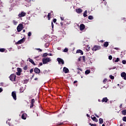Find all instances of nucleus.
<instances>
[{
    "label": "nucleus",
    "instance_id": "obj_10",
    "mask_svg": "<svg viewBox=\"0 0 126 126\" xmlns=\"http://www.w3.org/2000/svg\"><path fill=\"white\" fill-rule=\"evenodd\" d=\"M85 29V25H84V24H82L80 25V30L81 31H83V30H84Z\"/></svg>",
    "mask_w": 126,
    "mask_h": 126
},
{
    "label": "nucleus",
    "instance_id": "obj_11",
    "mask_svg": "<svg viewBox=\"0 0 126 126\" xmlns=\"http://www.w3.org/2000/svg\"><path fill=\"white\" fill-rule=\"evenodd\" d=\"M63 71L64 73H68L69 72V70L66 67H64L63 68Z\"/></svg>",
    "mask_w": 126,
    "mask_h": 126
},
{
    "label": "nucleus",
    "instance_id": "obj_61",
    "mask_svg": "<svg viewBox=\"0 0 126 126\" xmlns=\"http://www.w3.org/2000/svg\"><path fill=\"white\" fill-rule=\"evenodd\" d=\"M48 56H53V54L52 53H50L49 54H48Z\"/></svg>",
    "mask_w": 126,
    "mask_h": 126
},
{
    "label": "nucleus",
    "instance_id": "obj_12",
    "mask_svg": "<svg viewBox=\"0 0 126 126\" xmlns=\"http://www.w3.org/2000/svg\"><path fill=\"white\" fill-rule=\"evenodd\" d=\"M108 101H109V99H108V97H105L102 98L101 102H102V103H104V102L105 103H107V102H108Z\"/></svg>",
    "mask_w": 126,
    "mask_h": 126
},
{
    "label": "nucleus",
    "instance_id": "obj_40",
    "mask_svg": "<svg viewBox=\"0 0 126 126\" xmlns=\"http://www.w3.org/2000/svg\"><path fill=\"white\" fill-rule=\"evenodd\" d=\"M120 61V59L119 58H117L116 60L115 61V63H118Z\"/></svg>",
    "mask_w": 126,
    "mask_h": 126
},
{
    "label": "nucleus",
    "instance_id": "obj_15",
    "mask_svg": "<svg viewBox=\"0 0 126 126\" xmlns=\"http://www.w3.org/2000/svg\"><path fill=\"white\" fill-rule=\"evenodd\" d=\"M27 117V114H26V113H23L22 116V119L23 120H26Z\"/></svg>",
    "mask_w": 126,
    "mask_h": 126
},
{
    "label": "nucleus",
    "instance_id": "obj_29",
    "mask_svg": "<svg viewBox=\"0 0 126 126\" xmlns=\"http://www.w3.org/2000/svg\"><path fill=\"white\" fill-rule=\"evenodd\" d=\"M63 125V123H60V122H59L58 123H57V124H56V126H62V125Z\"/></svg>",
    "mask_w": 126,
    "mask_h": 126
},
{
    "label": "nucleus",
    "instance_id": "obj_3",
    "mask_svg": "<svg viewBox=\"0 0 126 126\" xmlns=\"http://www.w3.org/2000/svg\"><path fill=\"white\" fill-rule=\"evenodd\" d=\"M23 29V24H20L17 27L18 32H20Z\"/></svg>",
    "mask_w": 126,
    "mask_h": 126
},
{
    "label": "nucleus",
    "instance_id": "obj_4",
    "mask_svg": "<svg viewBox=\"0 0 126 126\" xmlns=\"http://www.w3.org/2000/svg\"><path fill=\"white\" fill-rule=\"evenodd\" d=\"M15 78H16V75L14 74H12L10 76H9V79L11 81H16Z\"/></svg>",
    "mask_w": 126,
    "mask_h": 126
},
{
    "label": "nucleus",
    "instance_id": "obj_23",
    "mask_svg": "<svg viewBox=\"0 0 126 126\" xmlns=\"http://www.w3.org/2000/svg\"><path fill=\"white\" fill-rule=\"evenodd\" d=\"M51 15H52L51 13H49L47 15L48 20H50V19H51Z\"/></svg>",
    "mask_w": 126,
    "mask_h": 126
},
{
    "label": "nucleus",
    "instance_id": "obj_35",
    "mask_svg": "<svg viewBox=\"0 0 126 126\" xmlns=\"http://www.w3.org/2000/svg\"><path fill=\"white\" fill-rule=\"evenodd\" d=\"M48 56V53H46L43 54V55L42 56V57H47Z\"/></svg>",
    "mask_w": 126,
    "mask_h": 126
},
{
    "label": "nucleus",
    "instance_id": "obj_64",
    "mask_svg": "<svg viewBox=\"0 0 126 126\" xmlns=\"http://www.w3.org/2000/svg\"><path fill=\"white\" fill-rule=\"evenodd\" d=\"M3 91V90L1 88H0V92H2Z\"/></svg>",
    "mask_w": 126,
    "mask_h": 126
},
{
    "label": "nucleus",
    "instance_id": "obj_25",
    "mask_svg": "<svg viewBox=\"0 0 126 126\" xmlns=\"http://www.w3.org/2000/svg\"><path fill=\"white\" fill-rule=\"evenodd\" d=\"M122 115H124V116H126V110H123L122 112Z\"/></svg>",
    "mask_w": 126,
    "mask_h": 126
},
{
    "label": "nucleus",
    "instance_id": "obj_48",
    "mask_svg": "<svg viewBox=\"0 0 126 126\" xmlns=\"http://www.w3.org/2000/svg\"><path fill=\"white\" fill-rule=\"evenodd\" d=\"M53 22H54V23H56L57 22V19H54Z\"/></svg>",
    "mask_w": 126,
    "mask_h": 126
},
{
    "label": "nucleus",
    "instance_id": "obj_37",
    "mask_svg": "<svg viewBox=\"0 0 126 126\" xmlns=\"http://www.w3.org/2000/svg\"><path fill=\"white\" fill-rule=\"evenodd\" d=\"M68 49H67V48H65L64 49V50H63V52H64V53H67V52H68Z\"/></svg>",
    "mask_w": 126,
    "mask_h": 126
},
{
    "label": "nucleus",
    "instance_id": "obj_18",
    "mask_svg": "<svg viewBox=\"0 0 126 126\" xmlns=\"http://www.w3.org/2000/svg\"><path fill=\"white\" fill-rule=\"evenodd\" d=\"M108 46H109V42L107 41L104 42V43L103 44V47H104L105 48H107Z\"/></svg>",
    "mask_w": 126,
    "mask_h": 126
},
{
    "label": "nucleus",
    "instance_id": "obj_5",
    "mask_svg": "<svg viewBox=\"0 0 126 126\" xmlns=\"http://www.w3.org/2000/svg\"><path fill=\"white\" fill-rule=\"evenodd\" d=\"M25 42V38H23L22 39L16 42V45H20V44H23V42Z\"/></svg>",
    "mask_w": 126,
    "mask_h": 126
},
{
    "label": "nucleus",
    "instance_id": "obj_31",
    "mask_svg": "<svg viewBox=\"0 0 126 126\" xmlns=\"http://www.w3.org/2000/svg\"><path fill=\"white\" fill-rule=\"evenodd\" d=\"M0 52L1 53H3V52H5V49H4V48H0Z\"/></svg>",
    "mask_w": 126,
    "mask_h": 126
},
{
    "label": "nucleus",
    "instance_id": "obj_56",
    "mask_svg": "<svg viewBox=\"0 0 126 126\" xmlns=\"http://www.w3.org/2000/svg\"><path fill=\"white\" fill-rule=\"evenodd\" d=\"M115 50H117V51H118V50H119V48H114Z\"/></svg>",
    "mask_w": 126,
    "mask_h": 126
},
{
    "label": "nucleus",
    "instance_id": "obj_44",
    "mask_svg": "<svg viewBox=\"0 0 126 126\" xmlns=\"http://www.w3.org/2000/svg\"><path fill=\"white\" fill-rule=\"evenodd\" d=\"M122 63H123V64H126V60H123L122 61Z\"/></svg>",
    "mask_w": 126,
    "mask_h": 126
},
{
    "label": "nucleus",
    "instance_id": "obj_6",
    "mask_svg": "<svg viewBox=\"0 0 126 126\" xmlns=\"http://www.w3.org/2000/svg\"><path fill=\"white\" fill-rule=\"evenodd\" d=\"M11 96L13 97L14 100H15V101H16L17 99L16 97V92L15 91L12 92L11 94Z\"/></svg>",
    "mask_w": 126,
    "mask_h": 126
},
{
    "label": "nucleus",
    "instance_id": "obj_21",
    "mask_svg": "<svg viewBox=\"0 0 126 126\" xmlns=\"http://www.w3.org/2000/svg\"><path fill=\"white\" fill-rule=\"evenodd\" d=\"M41 73L42 74H47V73H48V71H47V70H44L42 72H41Z\"/></svg>",
    "mask_w": 126,
    "mask_h": 126
},
{
    "label": "nucleus",
    "instance_id": "obj_51",
    "mask_svg": "<svg viewBox=\"0 0 126 126\" xmlns=\"http://www.w3.org/2000/svg\"><path fill=\"white\" fill-rule=\"evenodd\" d=\"M36 50L37 51H40V52H42V49H40V48H37Z\"/></svg>",
    "mask_w": 126,
    "mask_h": 126
},
{
    "label": "nucleus",
    "instance_id": "obj_52",
    "mask_svg": "<svg viewBox=\"0 0 126 126\" xmlns=\"http://www.w3.org/2000/svg\"><path fill=\"white\" fill-rule=\"evenodd\" d=\"M77 74H80V71H79V70H77Z\"/></svg>",
    "mask_w": 126,
    "mask_h": 126
},
{
    "label": "nucleus",
    "instance_id": "obj_24",
    "mask_svg": "<svg viewBox=\"0 0 126 126\" xmlns=\"http://www.w3.org/2000/svg\"><path fill=\"white\" fill-rule=\"evenodd\" d=\"M88 19H89L90 20H93L94 19V18L93 16L90 15L88 17Z\"/></svg>",
    "mask_w": 126,
    "mask_h": 126
},
{
    "label": "nucleus",
    "instance_id": "obj_39",
    "mask_svg": "<svg viewBox=\"0 0 126 126\" xmlns=\"http://www.w3.org/2000/svg\"><path fill=\"white\" fill-rule=\"evenodd\" d=\"M110 78L111 79H114V78H115V77H114V76L110 75Z\"/></svg>",
    "mask_w": 126,
    "mask_h": 126
},
{
    "label": "nucleus",
    "instance_id": "obj_28",
    "mask_svg": "<svg viewBox=\"0 0 126 126\" xmlns=\"http://www.w3.org/2000/svg\"><path fill=\"white\" fill-rule=\"evenodd\" d=\"M90 73V70H87L85 71V74H89Z\"/></svg>",
    "mask_w": 126,
    "mask_h": 126
},
{
    "label": "nucleus",
    "instance_id": "obj_17",
    "mask_svg": "<svg viewBox=\"0 0 126 126\" xmlns=\"http://www.w3.org/2000/svg\"><path fill=\"white\" fill-rule=\"evenodd\" d=\"M29 62L32 63V64H33V65H36V63H35V62H34V61L33 60L29 58Z\"/></svg>",
    "mask_w": 126,
    "mask_h": 126
},
{
    "label": "nucleus",
    "instance_id": "obj_59",
    "mask_svg": "<svg viewBox=\"0 0 126 126\" xmlns=\"http://www.w3.org/2000/svg\"><path fill=\"white\" fill-rule=\"evenodd\" d=\"M60 24H61L62 27H63V22H61Z\"/></svg>",
    "mask_w": 126,
    "mask_h": 126
},
{
    "label": "nucleus",
    "instance_id": "obj_55",
    "mask_svg": "<svg viewBox=\"0 0 126 126\" xmlns=\"http://www.w3.org/2000/svg\"><path fill=\"white\" fill-rule=\"evenodd\" d=\"M73 83H74V84H75V83H77V81H74L73 82Z\"/></svg>",
    "mask_w": 126,
    "mask_h": 126
},
{
    "label": "nucleus",
    "instance_id": "obj_16",
    "mask_svg": "<svg viewBox=\"0 0 126 126\" xmlns=\"http://www.w3.org/2000/svg\"><path fill=\"white\" fill-rule=\"evenodd\" d=\"M77 54H81V55H83V51L80 49H78L76 51Z\"/></svg>",
    "mask_w": 126,
    "mask_h": 126
},
{
    "label": "nucleus",
    "instance_id": "obj_26",
    "mask_svg": "<svg viewBox=\"0 0 126 126\" xmlns=\"http://www.w3.org/2000/svg\"><path fill=\"white\" fill-rule=\"evenodd\" d=\"M17 70L18 72L21 73V72L22 71V69H21V68L18 67L17 68Z\"/></svg>",
    "mask_w": 126,
    "mask_h": 126
},
{
    "label": "nucleus",
    "instance_id": "obj_38",
    "mask_svg": "<svg viewBox=\"0 0 126 126\" xmlns=\"http://www.w3.org/2000/svg\"><path fill=\"white\" fill-rule=\"evenodd\" d=\"M33 107H34V104L31 103V105H30V108H31V109L32 108H33Z\"/></svg>",
    "mask_w": 126,
    "mask_h": 126
},
{
    "label": "nucleus",
    "instance_id": "obj_30",
    "mask_svg": "<svg viewBox=\"0 0 126 126\" xmlns=\"http://www.w3.org/2000/svg\"><path fill=\"white\" fill-rule=\"evenodd\" d=\"M23 69L24 70H27V69H28V67L27 66V65H25L24 67H23Z\"/></svg>",
    "mask_w": 126,
    "mask_h": 126
},
{
    "label": "nucleus",
    "instance_id": "obj_22",
    "mask_svg": "<svg viewBox=\"0 0 126 126\" xmlns=\"http://www.w3.org/2000/svg\"><path fill=\"white\" fill-rule=\"evenodd\" d=\"M84 17H86L87 16V10H85L83 14Z\"/></svg>",
    "mask_w": 126,
    "mask_h": 126
},
{
    "label": "nucleus",
    "instance_id": "obj_32",
    "mask_svg": "<svg viewBox=\"0 0 126 126\" xmlns=\"http://www.w3.org/2000/svg\"><path fill=\"white\" fill-rule=\"evenodd\" d=\"M28 35L29 36V37H30L32 35V32H29L28 33Z\"/></svg>",
    "mask_w": 126,
    "mask_h": 126
},
{
    "label": "nucleus",
    "instance_id": "obj_53",
    "mask_svg": "<svg viewBox=\"0 0 126 126\" xmlns=\"http://www.w3.org/2000/svg\"><path fill=\"white\" fill-rule=\"evenodd\" d=\"M94 116L96 117V118H100V117L98 116L97 114H94Z\"/></svg>",
    "mask_w": 126,
    "mask_h": 126
},
{
    "label": "nucleus",
    "instance_id": "obj_19",
    "mask_svg": "<svg viewBox=\"0 0 126 126\" xmlns=\"http://www.w3.org/2000/svg\"><path fill=\"white\" fill-rule=\"evenodd\" d=\"M122 77H126V73L125 72H123L121 74Z\"/></svg>",
    "mask_w": 126,
    "mask_h": 126
},
{
    "label": "nucleus",
    "instance_id": "obj_1",
    "mask_svg": "<svg viewBox=\"0 0 126 126\" xmlns=\"http://www.w3.org/2000/svg\"><path fill=\"white\" fill-rule=\"evenodd\" d=\"M52 60L50 58H43L42 59V63L43 64H46V63H50Z\"/></svg>",
    "mask_w": 126,
    "mask_h": 126
},
{
    "label": "nucleus",
    "instance_id": "obj_2",
    "mask_svg": "<svg viewBox=\"0 0 126 126\" xmlns=\"http://www.w3.org/2000/svg\"><path fill=\"white\" fill-rule=\"evenodd\" d=\"M92 51L94 52H96V51H98L99 50H101V46L99 45H94V47L92 49Z\"/></svg>",
    "mask_w": 126,
    "mask_h": 126
},
{
    "label": "nucleus",
    "instance_id": "obj_47",
    "mask_svg": "<svg viewBox=\"0 0 126 126\" xmlns=\"http://www.w3.org/2000/svg\"><path fill=\"white\" fill-rule=\"evenodd\" d=\"M77 70H80L81 71H82V69L80 68L79 67L77 68Z\"/></svg>",
    "mask_w": 126,
    "mask_h": 126
},
{
    "label": "nucleus",
    "instance_id": "obj_34",
    "mask_svg": "<svg viewBox=\"0 0 126 126\" xmlns=\"http://www.w3.org/2000/svg\"><path fill=\"white\" fill-rule=\"evenodd\" d=\"M31 103H32V104H34V103H35V99H34V98H32V101H31Z\"/></svg>",
    "mask_w": 126,
    "mask_h": 126
},
{
    "label": "nucleus",
    "instance_id": "obj_50",
    "mask_svg": "<svg viewBox=\"0 0 126 126\" xmlns=\"http://www.w3.org/2000/svg\"><path fill=\"white\" fill-rule=\"evenodd\" d=\"M83 62H85V56H82Z\"/></svg>",
    "mask_w": 126,
    "mask_h": 126
},
{
    "label": "nucleus",
    "instance_id": "obj_57",
    "mask_svg": "<svg viewBox=\"0 0 126 126\" xmlns=\"http://www.w3.org/2000/svg\"><path fill=\"white\" fill-rule=\"evenodd\" d=\"M20 91L21 93H22L23 92V91L21 90V88L20 89Z\"/></svg>",
    "mask_w": 126,
    "mask_h": 126
},
{
    "label": "nucleus",
    "instance_id": "obj_8",
    "mask_svg": "<svg viewBox=\"0 0 126 126\" xmlns=\"http://www.w3.org/2000/svg\"><path fill=\"white\" fill-rule=\"evenodd\" d=\"M26 16V13L24 12H22L21 13L18 14L19 17H24Z\"/></svg>",
    "mask_w": 126,
    "mask_h": 126
},
{
    "label": "nucleus",
    "instance_id": "obj_27",
    "mask_svg": "<svg viewBox=\"0 0 126 126\" xmlns=\"http://www.w3.org/2000/svg\"><path fill=\"white\" fill-rule=\"evenodd\" d=\"M45 47L48 48L49 46H50V43L49 42H47L45 44Z\"/></svg>",
    "mask_w": 126,
    "mask_h": 126
},
{
    "label": "nucleus",
    "instance_id": "obj_42",
    "mask_svg": "<svg viewBox=\"0 0 126 126\" xmlns=\"http://www.w3.org/2000/svg\"><path fill=\"white\" fill-rule=\"evenodd\" d=\"M107 79H104L103 80V83L105 84V83H106V82H107Z\"/></svg>",
    "mask_w": 126,
    "mask_h": 126
},
{
    "label": "nucleus",
    "instance_id": "obj_20",
    "mask_svg": "<svg viewBox=\"0 0 126 126\" xmlns=\"http://www.w3.org/2000/svg\"><path fill=\"white\" fill-rule=\"evenodd\" d=\"M99 123L100 125H102V124H103V119L99 118Z\"/></svg>",
    "mask_w": 126,
    "mask_h": 126
},
{
    "label": "nucleus",
    "instance_id": "obj_46",
    "mask_svg": "<svg viewBox=\"0 0 126 126\" xmlns=\"http://www.w3.org/2000/svg\"><path fill=\"white\" fill-rule=\"evenodd\" d=\"M16 74L19 76L21 75V73H20V72H17Z\"/></svg>",
    "mask_w": 126,
    "mask_h": 126
},
{
    "label": "nucleus",
    "instance_id": "obj_13",
    "mask_svg": "<svg viewBox=\"0 0 126 126\" xmlns=\"http://www.w3.org/2000/svg\"><path fill=\"white\" fill-rule=\"evenodd\" d=\"M34 72L35 73H40V72H41V70H40V69H39L37 67H35L34 68Z\"/></svg>",
    "mask_w": 126,
    "mask_h": 126
},
{
    "label": "nucleus",
    "instance_id": "obj_54",
    "mask_svg": "<svg viewBox=\"0 0 126 126\" xmlns=\"http://www.w3.org/2000/svg\"><path fill=\"white\" fill-rule=\"evenodd\" d=\"M61 20H64V18L61 17Z\"/></svg>",
    "mask_w": 126,
    "mask_h": 126
},
{
    "label": "nucleus",
    "instance_id": "obj_60",
    "mask_svg": "<svg viewBox=\"0 0 126 126\" xmlns=\"http://www.w3.org/2000/svg\"><path fill=\"white\" fill-rule=\"evenodd\" d=\"M120 108H123V104H121L120 105Z\"/></svg>",
    "mask_w": 126,
    "mask_h": 126
},
{
    "label": "nucleus",
    "instance_id": "obj_36",
    "mask_svg": "<svg viewBox=\"0 0 126 126\" xmlns=\"http://www.w3.org/2000/svg\"><path fill=\"white\" fill-rule=\"evenodd\" d=\"M89 125H90V126H97V125H96V124H92V123H90Z\"/></svg>",
    "mask_w": 126,
    "mask_h": 126
},
{
    "label": "nucleus",
    "instance_id": "obj_14",
    "mask_svg": "<svg viewBox=\"0 0 126 126\" xmlns=\"http://www.w3.org/2000/svg\"><path fill=\"white\" fill-rule=\"evenodd\" d=\"M91 119L93 120V121H94V122H95L96 123H97L98 122V119H97L96 117L92 116L91 117Z\"/></svg>",
    "mask_w": 126,
    "mask_h": 126
},
{
    "label": "nucleus",
    "instance_id": "obj_63",
    "mask_svg": "<svg viewBox=\"0 0 126 126\" xmlns=\"http://www.w3.org/2000/svg\"><path fill=\"white\" fill-rule=\"evenodd\" d=\"M34 80H38V78H34Z\"/></svg>",
    "mask_w": 126,
    "mask_h": 126
},
{
    "label": "nucleus",
    "instance_id": "obj_33",
    "mask_svg": "<svg viewBox=\"0 0 126 126\" xmlns=\"http://www.w3.org/2000/svg\"><path fill=\"white\" fill-rule=\"evenodd\" d=\"M13 23L14 25H16V24H17V21H16L15 20H13Z\"/></svg>",
    "mask_w": 126,
    "mask_h": 126
},
{
    "label": "nucleus",
    "instance_id": "obj_58",
    "mask_svg": "<svg viewBox=\"0 0 126 126\" xmlns=\"http://www.w3.org/2000/svg\"><path fill=\"white\" fill-rule=\"evenodd\" d=\"M39 65L40 66L43 65V63H39Z\"/></svg>",
    "mask_w": 126,
    "mask_h": 126
},
{
    "label": "nucleus",
    "instance_id": "obj_43",
    "mask_svg": "<svg viewBox=\"0 0 126 126\" xmlns=\"http://www.w3.org/2000/svg\"><path fill=\"white\" fill-rule=\"evenodd\" d=\"M109 60H110V61L112 60V59H113V57H112L111 55H110L108 57Z\"/></svg>",
    "mask_w": 126,
    "mask_h": 126
},
{
    "label": "nucleus",
    "instance_id": "obj_41",
    "mask_svg": "<svg viewBox=\"0 0 126 126\" xmlns=\"http://www.w3.org/2000/svg\"><path fill=\"white\" fill-rule=\"evenodd\" d=\"M122 120L123 122H126V117H124Z\"/></svg>",
    "mask_w": 126,
    "mask_h": 126
},
{
    "label": "nucleus",
    "instance_id": "obj_45",
    "mask_svg": "<svg viewBox=\"0 0 126 126\" xmlns=\"http://www.w3.org/2000/svg\"><path fill=\"white\" fill-rule=\"evenodd\" d=\"M33 71H34V69H33V68H32V69L30 70V73H32L33 72Z\"/></svg>",
    "mask_w": 126,
    "mask_h": 126
},
{
    "label": "nucleus",
    "instance_id": "obj_62",
    "mask_svg": "<svg viewBox=\"0 0 126 126\" xmlns=\"http://www.w3.org/2000/svg\"><path fill=\"white\" fill-rule=\"evenodd\" d=\"M87 117H88V118H89V117H90V116H89V115L88 114H87Z\"/></svg>",
    "mask_w": 126,
    "mask_h": 126
},
{
    "label": "nucleus",
    "instance_id": "obj_7",
    "mask_svg": "<svg viewBox=\"0 0 126 126\" xmlns=\"http://www.w3.org/2000/svg\"><path fill=\"white\" fill-rule=\"evenodd\" d=\"M57 61L60 64L62 63V64H64V61H63V60L61 58H57Z\"/></svg>",
    "mask_w": 126,
    "mask_h": 126
},
{
    "label": "nucleus",
    "instance_id": "obj_9",
    "mask_svg": "<svg viewBox=\"0 0 126 126\" xmlns=\"http://www.w3.org/2000/svg\"><path fill=\"white\" fill-rule=\"evenodd\" d=\"M82 11H83V10L80 8L76 9V12H77V13H78V14L82 13Z\"/></svg>",
    "mask_w": 126,
    "mask_h": 126
},
{
    "label": "nucleus",
    "instance_id": "obj_49",
    "mask_svg": "<svg viewBox=\"0 0 126 126\" xmlns=\"http://www.w3.org/2000/svg\"><path fill=\"white\" fill-rule=\"evenodd\" d=\"M51 25H52V28L54 29V23H53V22H52L51 23Z\"/></svg>",
    "mask_w": 126,
    "mask_h": 126
}]
</instances>
